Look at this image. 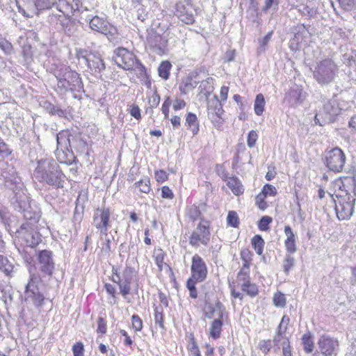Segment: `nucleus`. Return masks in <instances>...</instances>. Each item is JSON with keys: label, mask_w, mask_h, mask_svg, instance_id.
Segmentation results:
<instances>
[{"label": "nucleus", "mask_w": 356, "mask_h": 356, "mask_svg": "<svg viewBox=\"0 0 356 356\" xmlns=\"http://www.w3.org/2000/svg\"><path fill=\"white\" fill-rule=\"evenodd\" d=\"M44 108L46 111L51 115H58L60 118H66V110L61 109L60 108L54 106V104L47 102Z\"/></svg>", "instance_id": "33"}, {"label": "nucleus", "mask_w": 356, "mask_h": 356, "mask_svg": "<svg viewBox=\"0 0 356 356\" xmlns=\"http://www.w3.org/2000/svg\"><path fill=\"white\" fill-rule=\"evenodd\" d=\"M33 176L46 188H63L66 181V176L58 164L52 159L38 160Z\"/></svg>", "instance_id": "1"}, {"label": "nucleus", "mask_w": 356, "mask_h": 356, "mask_svg": "<svg viewBox=\"0 0 356 356\" xmlns=\"http://www.w3.org/2000/svg\"><path fill=\"white\" fill-rule=\"evenodd\" d=\"M329 195L334 202L337 218L339 220L349 218L353 215L355 200L342 197L341 195H335L334 199L333 195Z\"/></svg>", "instance_id": "17"}, {"label": "nucleus", "mask_w": 356, "mask_h": 356, "mask_svg": "<svg viewBox=\"0 0 356 356\" xmlns=\"http://www.w3.org/2000/svg\"><path fill=\"white\" fill-rule=\"evenodd\" d=\"M323 161L330 170L339 172L344 167L346 155L339 147H334L325 152Z\"/></svg>", "instance_id": "15"}, {"label": "nucleus", "mask_w": 356, "mask_h": 356, "mask_svg": "<svg viewBox=\"0 0 356 356\" xmlns=\"http://www.w3.org/2000/svg\"><path fill=\"white\" fill-rule=\"evenodd\" d=\"M136 188H139L140 192L148 193L150 191V181L148 178L141 179L134 184Z\"/></svg>", "instance_id": "43"}, {"label": "nucleus", "mask_w": 356, "mask_h": 356, "mask_svg": "<svg viewBox=\"0 0 356 356\" xmlns=\"http://www.w3.org/2000/svg\"><path fill=\"white\" fill-rule=\"evenodd\" d=\"M241 290L246 293L250 297L256 296L259 293V289L257 284L252 283L251 281L247 284H241Z\"/></svg>", "instance_id": "38"}, {"label": "nucleus", "mask_w": 356, "mask_h": 356, "mask_svg": "<svg viewBox=\"0 0 356 356\" xmlns=\"http://www.w3.org/2000/svg\"><path fill=\"white\" fill-rule=\"evenodd\" d=\"M339 191L335 195H341L342 197L356 200V179L346 177L338 184Z\"/></svg>", "instance_id": "24"}, {"label": "nucleus", "mask_w": 356, "mask_h": 356, "mask_svg": "<svg viewBox=\"0 0 356 356\" xmlns=\"http://www.w3.org/2000/svg\"><path fill=\"white\" fill-rule=\"evenodd\" d=\"M54 75L58 81V88L62 92H80L83 89L80 74L72 70L70 66L58 65L54 71Z\"/></svg>", "instance_id": "2"}, {"label": "nucleus", "mask_w": 356, "mask_h": 356, "mask_svg": "<svg viewBox=\"0 0 356 356\" xmlns=\"http://www.w3.org/2000/svg\"><path fill=\"white\" fill-rule=\"evenodd\" d=\"M318 351L323 356H337L339 352V341L328 335H322L317 343Z\"/></svg>", "instance_id": "20"}, {"label": "nucleus", "mask_w": 356, "mask_h": 356, "mask_svg": "<svg viewBox=\"0 0 356 356\" xmlns=\"http://www.w3.org/2000/svg\"><path fill=\"white\" fill-rule=\"evenodd\" d=\"M340 113L341 108L337 101L334 99H328L324 102L323 108L316 114L314 122L316 124L324 126L333 122Z\"/></svg>", "instance_id": "10"}, {"label": "nucleus", "mask_w": 356, "mask_h": 356, "mask_svg": "<svg viewBox=\"0 0 356 356\" xmlns=\"http://www.w3.org/2000/svg\"><path fill=\"white\" fill-rule=\"evenodd\" d=\"M302 343L304 350L307 353H311L314 350V343L309 332L304 334L302 337Z\"/></svg>", "instance_id": "35"}, {"label": "nucleus", "mask_w": 356, "mask_h": 356, "mask_svg": "<svg viewBox=\"0 0 356 356\" xmlns=\"http://www.w3.org/2000/svg\"><path fill=\"white\" fill-rule=\"evenodd\" d=\"M206 204L202 203L200 204V206H196L195 204H193L188 207L186 209V215L187 216L193 221H195L200 218L202 210L201 209H204Z\"/></svg>", "instance_id": "31"}, {"label": "nucleus", "mask_w": 356, "mask_h": 356, "mask_svg": "<svg viewBox=\"0 0 356 356\" xmlns=\"http://www.w3.org/2000/svg\"><path fill=\"white\" fill-rule=\"evenodd\" d=\"M284 234L286 236V238L284 241V246L286 250L290 254H293L297 250L296 245V236L289 225L284 227Z\"/></svg>", "instance_id": "28"}, {"label": "nucleus", "mask_w": 356, "mask_h": 356, "mask_svg": "<svg viewBox=\"0 0 356 356\" xmlns=\"http://www.w3.org/2000/svg\"><path fill=\"white\" fill-rule=\"evenodd\" d=\"M294 258L291 255H286L283 263V268L286 274H288L290 270H291L294 267Z\"/></svg>", "instance_id": "53"}, {"label": "nucleus", "mask_w": 356, "mask_h": 356, "mask_svg": "<svg viewBox=\"0 0 356 356\" xmlns=\"http://www.w3.org/2000/svg\"><path fill=\"white\" fill-rule=\"evenodd\" d=\"M77 58L79 62L88 66L92 74L97 78L102 76V73L105 70L106 65L99 55L80 50L77 54Z\"/></svg>", "instance_id": "11"}, {"label": "nucleus", "mask_w": 356, "mask_h": 356, "mask_svg": "<svg viewBox=\"0 0 356 356\" xmlns=\"http://www.w3.org/2000/svg\"><path fill=\"white\" fill-rule=\"evenodd\" d=\"M272 348V343L270 339L260 341L259 343V348L264 353H268Z\"/></svg>", "instance_id": "61"}, {"label": "nucleus", "mask_w": 356, "mask_h": 356, "mask_svg": "<svg viewBox=\"0 0 356 356\" xmlns=\"http://www.w3.org/2000/svg\"><path fill=\"white\" fill-rule=\"evenodd\" d=\"M13 153V149L10 147V145H8L5 141L1 142L0 143V156L3 159L8 158L11 156Z\"/></svg>", "instance_id": "51"}, {"label": "nucleus", "mask_w": 356, "mask_h": 356, "mask_svg": "<svg viewBox=\"0 0 356 356\" xmlns=\"http://www.w3.org/2000/svg\"><path fill=\"white\" fill-rule=\"evenodd\" d=\"M132 326L136 332H139L143 328V322L138 315H133L131 316Z\"/></svg>", "instance_id": "58"}, {"label": "nucleus", "mask_w": 356, "mask_h": 356, "mask_svg": "<svg viewBox=\"0 0 356 356\" xmlns=\"http://www.w3.org/2000/svg\"><path fill=\"white\" fill-rule=\"evenodd\" d=\"M283 356H291V350L289 339L285 337L282 343Z\"/></svg>", "instance_id": "64"}, {"label": "nucleus", "mask_w": 356, "mask_h": 356, "mask_svg": "<svg viewBox=\"0 0 356 356\" xmlns=\"http://www.w3.org/2000/svg\"><path fill=\"white\" fill-rule=\"evenodd\" d=\"M115 62L118 66L124 70L137 69L140 75L145 74V66L136 59L135 55L125 48H118L115 51Z\"/></svg>", "instance_id": "5"}, {"label": "nucleus", "mask_w": 356, "mask_h": 356, "mask_svg": "<svg viewBox=\"0 0 356 356\" xmlns=\"http://www.w3.org/2000/svg\"><path fill=\"white\" fill-rule=\"evenodd\" d=\"M265 105L266 101L264 96L261 93L257 95L254 104V110L257 115H262Z\"/></svg>", "instance_id": "32"}, {"label": "nucleus", "mask_w": 356, "mask_h": 356, "mask_svg": "<svg viewBox=\"0 0 356 356\" xmlns=\"http://www.w3.org/2000/svg\"><path fill=\"white\" fill-rule=\"evenodd\" d=\"M227 225L231 226L232 227L236 228L239 225V218L238 214L234 211H230L228 212L227 217Z\"/></svg>", "instance_id": "44"}, {"label": "nucleus", "mask_w": 356, "mask_h": 356, "mask_svg": "<svg viewBox=\"0 0 356 356\" xmlns=\"http://www.w3.org/2000/svg\"><path fill=\"white\" fill-rule=\"evenodd\" d=\"M200 219V223L189 238L190 245L196 248L200 245H207L210 241V222L203 218Z\"/></svg>", "instance_id": "14"}, {"label": "nucleus", "mask_w": 356, "mask_h": 356, "mask_svg": "<svg viewBox=\"0 0 356 356\" xmlns=\"http://www.w3.org/2000/svg\"><path fill=\"white\" fill-rule=\"evenodd\" d=\"M310 26H305L304 24H299L291 27V33L294 34V38L291 40V44L301 42L309 33L308 29Z\"/></svg>", "instance_id": "27"}, {"label": "nucleus", "mask_w": 356, "mask_h": 356, "mask_svg": "<svg viewBox=\"0 0 356 356\" xmlns=\"http://www.w3.org/2000/svg\"><path fill=\"white\" fill-rule=\"evenodd\" d=\"M279 4L280 0H264V6L262 8V11L266 13L271 8L275 10L277 9Z\"/></svg>", "instance_id": "54"}, {"label": "nucleus", "mask_w": 356, "mask_h": 356, "mask_svg": "<svg viewBox=\"0 0 356 356\" xmlns=\"http://www.w3.org/2000/svg\"><path fill=\"white\" fill-rule=\"evenodd\" d=\"M17 237L21 245L33 248L42 241L41 235L35 231L31 223H23L17 231Z\"/></svg>", "instance_id": "12"}, {"label": "nucleus", "mask_w": 356, "mask_h": 356, "mask_svg": "<svg viewBox=\"0 0 356 356\" xmlns=\"http://www.w3.org/2000/svg\"><path fill=\"white\" fill-rule=\"evenodd\" d=\"M90 27L92 30L105 35L110 41L115 40L117 37L118 30L107 21L98 16L88 17Z\"/></svg>", "instance_id": "16"}, {"label": "nucleus", "mask_w": 356, "mask_h": 356, "mask_svg": "<svg viewBox=\"0 0 356 356\" xmlns=\"http://www.w3.org/2000/svg\"><path fill=\"white\" fill-rule=\"evenodd\" d=\"M154 321L159 325V327L164 328L163 325V311L161 306L154 307Z\"/></svg>", "instance_id": "45"}, {"label": "nucleus", "mask_w": 356, "mask_h": 356, "mask_svg": "<svg viewBox=\"0 0 356 356\" xmlns=\"http://www.w3.org/2000/svg\"><path fill=\"white\" fill-rule=\"evenodd\" d=\"M252 255V254L251 252L248 249H243L241 250V258L243 262L242 266H246L247 268H250V261L252 259V258H251Z\"/></svg>", "instance_id": "50"}, {"label": "nucleus", "mask_w": 356, "mask_h": 356, "mask_svg": "<svg viewBox=\"0 0 356 356\" xmlns=\"http://www.w3.org/2000/svg\"><path fill=\"white\" fill-rule=\"evenodd\" d=\"M227 185L236 195H241L244 192L243 186L236 177H231L227 181Z\"/></svg>", "instance_id": "30"}, {"label": "nucleus", "mask_w": 356, "mask_h": 356, "mask_svg": "<svg viewBox=\"0 0 356 356\" xmlns=\"http://www.w3.org/2000/svg\"><path fill=\"white\" fill-rule=\"evenodd\" d=\"M111 211L107 207L97 208L95 210L92 224L100 231L101 235L107 236L108 229L111 226Z\"/></svg>", "instance_id": "19"}, {"label": "nucleus", "mask_w": 356, "mask_h": 356, "mask_svg": "<svg viewBox=\"0 0 356 356\" xmlns=\"http://www.w3.org/2000/svg\"><path fill=\"white\" fill-rule=\"evenodd\" d=\"M286 298L284 294L281 292H277L273 297V303L276 307H284L286 305Z\"/></svg>", "instance_id": "48"}, {"label": "nucleus", "mask_w": 356, "mask_h": 356, "mask_svg": "<svg viewBox=\"0 0 356 356\" xmlns=\"http://www.w3.org/2000/svg\"><path fill=\"white\" fill-rule=\"evenodd\" d=\"M38 260L40 270L44 275H51L55 266L52 252L48 250L38 251Z\"/></svg>", "instance_id": "22"}, {"label": "nucleus", "mask_w": 356, "mask_h": 356, "mask_svg": "<svg viewBox=\"0 0 356 356\" xmlns=\"http://www.w3.org/2000/svg\"><path fill=\"white\" fill-rule=\"evenodd\" d=\"M272 222V218L264 216L261 218L258 223V227L261 231H267L269 229V224Z\"/></svg>", "instance_id": "52"}, {"label": "nucleus", "mask_w": 356, "mask_h": 356, "mask_svg": "<svg viewBox=\"0 0 356 356\" xmlns=\"http://www.w3.org/2000/svg\"><path fill=\"white\" fill-rule=\"evenodd\" d=\"M213 79L211 77H208L207 79L202 81L200 83V88L202 91H205L206 92H210L213 90Z\"/></svg>", "instance_id": "49"}, {"label": "nucleus", "mask_w": 356, "mask_h": 356, "mask_svg": "<svg viewBox=\"0 0 356 356\" xmlns=\"http://www.w3.org/2000/svg\"><path fill=\"white\" fill-rule=\"evenodd\" d=\"M191 277L198 282L205 280L207 276V267L205 262L198 254H195L192 257L191 264Z\"/></svg>", "instance_id": "23"}, {"label": "nucleus", "mask_w": 356, "mask_h": 356, "mask_svg": "<svg viewBox=\"0 0 356 356\" xmlns=\"http://www.w3.org/2000/svg\"><path fill=\"white\" fill-rule=\"evenodd\" d=\"M57 8L63 13V16H59V21H60L62 26L64 27L65 32L69 33L70 30H67V27L70 21L69 17L75 11L79 9V1L78 0H58L57 3Z\"/></svg>", "instance_id": "18"}, {"label": "nucleus", "mask_w": 356, "mask_h": 356, "mask_svg": "<svg viewBox=\"0 0 356 356\" xmlns=\"http://www.w3.org/2000/svg\"><path fill=\"white\" fill-rule=\"evenodd\" d=\"M134 270L131 267H126L122 273V281L131 284Z\"/></svg>", "instance_id": "55"}, {"label": "nucleus", "mask_w": 356, "mask_h": 356, "mask_svg": "<svg viewBox=\"0 0 356 356\" xmlns=\"http://www.w3.org/2000/svg\"><path fill=\"white\" fill-rule=\"evenodd\" d=\"M68 131H62L57 134V149L56 155L58 161L61 163L71 164L74 157L72 152H69L70 158L65 159V150L69 151L70 145H75V143L77 142V138L73 137Z\"/></svg>", "instance_id": "8"}, {"label": "nucleus", "mask_w": 356, "mask_h": 356, "mask_svg": "<svg viewBox=\"0 0 356 356\" xmlns=\"http://www.w3.org/2000/svg\"><path fill=\"white\" fill-rule=\"evenodd\" d=\"M13 268V265L9 261L8 258L0 254V270L6 275H10Z\"/></svg>", "instance_id": "37"}, {"label": "nucleus", "mask_w": 356, "mask_h": 356, "mask_svg": "<svg viewBox=\"0 0 356 356\" xmlns=\"http://www.w3.org/2000/svg\"><path fill=\"white\" fill-rule=\"evenodd\" d=\"M273 35V31L269 32L266 36L259 39V47L257 49V53L259 54L264 53L266 50V46L268 44V42L271 39V36Z\"/></svg>", "instance_id": "47"}, {"label": "nucleus", "mask_w": 356, "mask_h": 356, "mask_svg": "<svg viewBox=\"0 0 356 356\" xmlns=\"http://www.w3.org/2000/svg\"><path fill=\"white\" fill-rule=\"evenodd\" d=\"M38 11L50 9L55 3V0H31Z\"/></svg>", "instance_id": "39"}, {"label": "nucleus", "mask_w": 356, "mask_h": 356, "mask_svg": "<svg viewBox=\"0 0 356 356\" xmlns=\"http://www.w3.org/2000/svg\"><path fill=\"white\" fill-rule=\"evenodd\" d=\"M117 277H118V281H115V279L114 277L113 278V281L118 284L119 288L120 289L121 294L124 297H125L127 295H128L130 293L131 284L121 280L119 275H117Z\"/></svg>", "instance_id": "42"}, {"label": "nucleus", "mask_w": 356, "mask_h": 356, "mask_svg": "<svg viewBox=\"0 0 356 356\" xmlns=\"http://www.w3.org/2000/svg\"><path fill=\"white\" fill-rule=\"evenodd\" d=\"M197 282V281H196L195 279H193V278L190 277L187 280V282H186V287L189 290L190 297L193 298V299H195V298H197V289H196V287H195V283Z\"/></svg>", "instance_id": "46"}, {"label": "nucleus", "mask_w": 356, "mask_h": 356, "mask_svg": "<svg viewBox=\"0 0 356 356\" xmlns=\"http://www.w3.org/2000/svg\"><path fill=\"white\" fill-rule=\"evenodd\" d=\"M298 12L303 16L307 17L309 19L315 17L318 13L316 7H310L307 5H303L299 7Z\"/></svg>", "instance_id": "40"}, {"label": "nucleus", "mask_w": 356, "mask_h": 356, "mask_svg": "<svg viewBox=\"0 0 356 356\" xmlns=\"http://www.w3.org/2000/svg\"><path fill=\"white\" fill-rule=\"evenodd\" d=\"M258 138L257 132L254 130H251L248 135L247 144L250 147H254L256 142Z\"/></svg>", "instance_id": "59"}, {"label": "nucleus", "mask_w": 356, "mask_h": 356, "mask_svg": "<svg viewBox=\"0 0 356 356\" xmlns=\"http://www.w3.org/2000/svg\"><path fill=\"white\" fill-rule=\"evenodd\" d=\"M148 42L153 52L157 55L162 56L167 52L168 39L166 37L155 34L149 39Z\"/></svg>", "instance_id": "26"}, {"label": "nucleus", "mask_w": 356, "mask_h": 356, "mask_svg": "<svg viewBox=\"0 0 356 356\" xmlns=\"http://www.w3.org/2000/svg\"><path fill=\"white\" fill-rule=\"evenodd\" d=\"M172 68V64L168 60L162 61L159 66L158 72L160 77L167 80L170 76V71Z\"/></svg>", "instance_id": "34"}, {"label": "nucleus", "mask_w": 356, "mask_h": 356, "mask_svg": "<svg viewBox=\"0 0 356 356\" xmlns=\"http://www.w3.org/2000/svg\"><path fill=\"white\" fill-rule=\"evenodd\" d=\"M159 103H160V96L158 94L153 95L149 100V104L150 105V106L149 108V112L152 113L153 108L157 107L158 105L159 104ZM146 111L147 112L148 111V108L147 109Z\"/></svg>", "instance_id": "60"}, {"label": "nucleus", "mask_w": 356, "mask_h": 356, "mask_svg": "<svg viewBox=\"0 0 356 356\" xmlns=\"http://www.w3.org/2000/svg\"><path fill=\"white\" fill-rule=\"evenodd\" d=\"M307 93L297 85L292 86L284 97V102L291 107H297L302 104L306 98Z\"/></svg>", "instance_id": "25"}, {"label": "nucleus", "mask_w": 356, "mask_h": 356, "mask_svg": "<svg viewBox=\"0 0 356 356\" xmlns=\"http://www.w3.org/2000/svg\"><path fill=\"white\" fill-rule=\"evenodd\" d=\"M194 9L187 1H179L175 5V15L184 23L193 24L195 22Z\"/></svg>", "instance_id": "21"}, {"label": "nucleus", "mask_w": 356, "mask_h": 356, "mask_svg": "<svg viewBox=\"0 0 356 356\" xmlns=\"http://www.w3.org/2000/svg\"><path fill=\"white\" fill-rule=\"evenodd\" d=\"M1 175L4 180L5 186L13 191L12 196H18V193L26 192L21 178L12 165L6 163L1 169Z\"/></svg>", "instance_id": "7"}, {"label": "nucleus", "mask_w": 356, "mask_h": 356, "mask_svg": "<svg viewBox=\"0 0 356 356\" xmlns=\"http://www.w3.org/2000/svg\"><path fill=\"white\" fill-rule=\"evenodd\" d=\"M338 72L337 65L332 59L325 58L316 63L313 76L318 84L325 86L334 81Z\"/></svg>", "instance_id": "4"}, {"label": "nucleus", "mask_w": 356, "mask_h": 356, "mask_svg": "<svg viewBox=\"0 0 356 356\" xmlns=\"http://www.w3.org/2000/svg\"><path fill=\"white\" fill-rule=\"evenodd\" d=\"M45 296L44 286L40 275L30 271L29 278L24 290L25 302L40 309L44 304Z\"/></svg>", "instance_id": "3"}, {"label": "nucleus", "mask_w": 356, "mask_h": 356, "mask_svg": "<svg viewBox=\"0 0 356 356\" xmlns=\"http://www.w3.org/2000/svg\"><path fill=\"white\" fill-rule=\"evenodd\" d=\"M1 175L4 180L5 186L13 191L12 196H18V193L26 192L21 178L12 165L6 163L1 169Z\"/></svg>", "instance_id": "6"}, {"label": "nucleus", "mask_w": 356, "mask_h": 356, "mask_svg": "<svg viewBox=\"0 0 356 356\" xmlns=\"http://www.w3.org/2000/svg\"><path fill=\"white\" fill-rule=\"evenodd\" d=\"M209 312L206 314L207 318H212L215 313L217 314V318L212 321L209 331V336L213 339H217L220 337L225 309L220 301H218L214 306H209Z\"/></svg>", "instance_id": "13"}, {"label": "nucleus", "mask_w": 356, "mask_h": 356, "mask_svg": "<svg viewBox=\"0 0 356 356\" xmlns=\"http://www.w3.org/2000/svg\"><path fill=\"white\" fill-rule=\"evenodd\" d=\"M10 203L15 210L23 213L25 219L35 221L39 218V211L33 208L26 192L18 193V196H11Z\"/></svg>", "instance_id": "9"}, {"label": "nucleus", "mask_w": 356, "mask_h": 356, "mask_svg": "<svg viewBox=\"0 0 356 356\" xmlns=\"http://www.w3.org/2000/svg\"><path fill=\"white\" fill-rule=\"evenodd\" d=\"M264 241L260 235H255L252 238V245L257 254L261 255L263 252Z\"/></svg>", "instance_id": "41"}, {"label": "nucleus", "mask_w": 356, "mask_h": 356, "mask_svg": "<svg viewBox=\"0 0 356 356\" xmlns=\"http://www.w3.org/2000/svg\"><path fill=\"white\" fill-rule=\"evenodd\" d=\"M185 126L189 129L193 136H196L199 132L200 124L195 114L188 113L186 116Z\"/></svg>", "instance_id": "29"}, {"label": "nucleus", "mask_w": 356, "mask_h": 356, "mask_svg": "<svg viewBox=\"0 0 356 356\" xmlns=\"http://www.w3.org/2000/svg\"><path fill=\"white\" fill-rule=\"evenodd\" d=\"M289 321H290V319H289V316H287L286 315L283 316V317L282 318L281 322L277 327V332H280V333L285 334V332L287 330Z\"/></svg>", "instance_id": "56"}, {"label": "nucleus", "mask_w": 356, "mask_h": 356, "mask_svg": "<svg viewBox=\"0 0 356 356\" xmlns=\"http://www.w3.org/2000/svg\"><path fill=\"white\" fill-rule=\"evenodd\" d=\"M250 281V268L246 266H242L237 274V282L241 286V284H247Z\"/></svg>", "instance_id": "36"}, {"label": "nucleus", "mask_w": 356, "mask_h": 356, "mask_svg": "<svg viewBox=\"0 0 356 356\" xmlns=\"http://www.w3.org/2000/svg\"><path fill=\"white\" fill-rule=\"evenodd\" d=\"M216 172L219 177L223 181H228L231 177H229V172L225 170L222 165H216Z\"/></svg>", "instance_id": "63"}, {"label": "nucleus", "mask_w": 356, "mask_h": 356, "mask_svg": "<svg viewBox=\"0 0 356 356\" xmlns=\"http://www.w3.org/2000/svg\"><path fill=\"white\" fill-rule=\"evenodd\" d=\"M73 137L77 138V142L75 143V145H70V148H74L78 151L84 150L86 147V143L81 138L80 136L75 135Z\"/></svg>", "instance_id": "62"}, {"label": "nucleus", "mask_w": 356, "mask_h": 356, "mask_svg": "<svg viewBox=\"0 0 356 356\" xmlns=\"http://www.w3.org/2000/svg\"><path fill=\"white\" fill-rule=\"evenodd\" d=\"M0 49L8 55L13 51L12 44L7 40H0Z\"/></svg>", "instance_id": "57"}]
</instances>
